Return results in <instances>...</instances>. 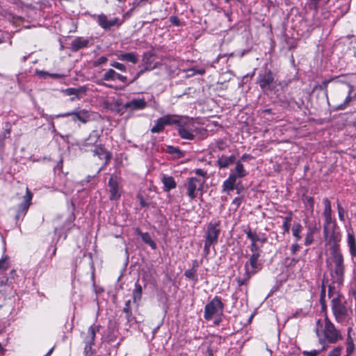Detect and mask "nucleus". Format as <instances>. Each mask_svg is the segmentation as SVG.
<instances>
[{"instance_id":"obj_33","label":"nucleus","mask_w":356,"mask_h":356,"mask_svg":"<svg viewBox=\"0 0 356 356\" xmlns=\"http://www.w3.org/2000/svg\"><path fill=\"white\" fill-rule=\"evenodd\" d=\"M302 230V226L299 222H294L292 227V234L295 238L296 241L301 239L300 233Z\"/></svg>"},{"instance_id":"obj_20","label":"nucleus","mask_w":356,"mask_h":356,"mask_svg":"<svg viewBox=\"0 0 356 356\" xmlns=\"http://www.w3.org/2000/svg\"><path fill=\"white\" fill-rule=\"evenodd\" d=\"M253 275H254V273L250 271L248 264H245V273L236 278L238 286L241 287L243 285H246Z\"/></svg>"},{"instance_id":"obj_1","label":"nucleus","mask_w":356,"mask_h":356,"mask_svg":"<svg viewBox=\"0 0 356 356\" xmlns=\"http://www.w3.org/2000/svg\"><path fill=\"white\" fill-rule=\"evenodd\" d=\"M314 332L318 343L323 346V350H326L329 344L336 343L343 339L340 330L326 314L323 320L316 321Z\"/></svg>"},{"instance_id":"obj_28","label":"nucleus","mask_w":356,"mask_h":356,"mask_svg":"<svg viewBox=\"0 0 356 356\" xmlns=\"http://www.w3.org/2000/svg\"><path fill=\"white\" fill-rule=\"evenodd\" d=\"M136 232L141 236V238L145 243L149 245L152 250L156 249V243L152 240L149 233L141 232L139 229H137Z\"/></svg>"},{"instance_id":"obj_13","label":"nucleus","mask_w":356,"mask_h":356,"mask_svg":"<svg viewBox=\"0 0 356 356\" xmlns=\"http://www.w3.org/2000/svg\"><path fill=\"white\" fill-rule=\"evenodd\" d=\"M99 136L97 131H92L88 137L81 141L80 149L84 151L92 150L99 144Z\"/></svg>"},{"instance_id":"obj_47","label":"nucleus","mask_w":356,"mask_h":356,"mask_svg":"<svg viewBox=\"0 0 356 356\" xmlns=\"http://www.w3.org/2000/svg\"><path fill=\"white\" fill-rule=\"evenodd\" d=\"M92 343H86L84 353L86 356H93L94 350L92 349Z\"/></svg>"},{"instance_id":"obj_64","label":"nucleus","mask_w":356,"mask_h":356,"mask_svg":"<svg viewBox=\"0 0 356 356\" xmlns=\"http://www.w3.org/2000/svg\"><path fill=\"white\" fill-rule=\"evenodd\" d=\"M195 173L201 177H204L206 175V172L202 169H197L195 170Z\"/></svg>"},{"instance_id":"obj_26","label":"nucleus","mask_w":356,"mask_h":356,"mask_svg":"<svg viewBox=\"0 0 356 356\" xmlns=\"http://www.w3.org/2000/svg\"><path fill=\"white\" fill-rule=\"evenodd\" d=\"M89 40L88 39H82L81 38H75L71 43L72 49L76 51L81 49L88 47Z\"/></svg>"},{"instance_id":"obj_9","label":"nucleus","mask_w":356,"mask_h":356,"mask_svg":"<svg viewBox=\"0 0 356 356\" xmlns=\"http://www.w3.org/2000/svg\"><path fill=\"white\" fill-rule=\"evenodd\" d=\"M204 181L202 179L197 177H190L187 179L186 187L187 190V195L191 200H194L197 197L198 191H202L204 187Z\"/></svg>"},{"instance_id":"obj_37","label":"nucleus","mask_w":356,"mask_h":356,"mask_svg":"<svg viewBox=\"0 0 356 356\" xmlns=\"http://www.w3.org/2000/svg\"><path fill=\"white\" fill-rule=\"evenodd\" d=\"M337 225L335 220H333L332 216H324L323 229L327 227H334Z\"/></svg>"},{"instance_id":"obj_60","label":"nucleus","mask_w":356,"mask_h":356,"mask_svg":"<svg viewBox=\"0 0 356 356\" xmlns=\"http://www.w3.org/2000/svg\"><path fill=\"white\" fill-rule=\"evenodd\" d=\"M52 116L54 117V119L58 118H65V117L70 116V112L60 113V114L52 115Z\"/></svg>"},{"instance_id":"obj_43","label":"nucleus","mask_w":356,"mask_h":356,"mask_svg":"<svg viewBox=\"0 0 356 356\" xmlns=\"http://www.w3.org/2000/svg\"><path fill=\"white\" fill-rule=\"evenodd\" d=\"M110 65L112 67H114L121 72H125L127 71V67L126 66L121 63H119V62H117V61H112L110 63Z\"/></svg>"},{"instance_id":"obj_12","label":"nucleus","mask_w":356,"mask_h":356,"mask_svg":"<svg viewBox=\"0 0 356 356\" xmlns=\"http://www.w3.org/2000/svg\"><path fill=\"white\" fill-rule=\"evenodd\" d=\"M176 122V115H165L155 121L154 125L151 129V132L153 134L160 133L163 131L165 126L172 125Z\"/></svg>"},{"instance_id":"obj_42","label":"nucleus","mask_w":356,"mask_h":356,"mask_svg":"<svg viewBox=\"0 0 356 356\" xmlns=\"http://www.w3.org/2000/svg\"><path fill=\"white\" fill-rule=\"evenodd\" d=\"M325 350H323V346H321V348L319 350H312L310 351L308 350H304L302 351V355L304 356H317L321 352L324 351Z\"/></svg>"},{"instance_id":"obj_2","label":"nucleus","mask_w":356,"mask_h":356,"mask_svg":"<svg viewBox=\"0 0 356 356\" xmlns=\"http://www.w3.org/2000/svg\"><path fill=\"white\" fill-rule=\"evenodd\" d=\"M325 263L329 268L332 282L340 285L344 280V257L341 250L328 251Z\"/></svg>"},{"instance_id":"obj_29","label":"nucleus","mask_w":356,"mask_h":356,"mask_svg":"<svg viewBox=\"0 0 356 356\" xmlns=\"http://www.w3.org/2000/svg\"><path fill=\"white\" fill-rule=\"evenodd\" d=\"M149 59V58H147V57H144L143 60L145 63V67L144 69L141 70L140 72H138L136 74V76L134 78L133 80H131L130 82H129V83H127V86L129 85L130 83H134L137 79H138L140 77V76L141 74H143L145 71L147 70H153L155 68V65H152V63H149L148 60Z\"/></svg>"},{"instance_id":"obj_25","label":"nucleus","mask_w":356,"mask_h":356,"mask_svg":"<svg viewBox=\"0 0 356 356\" xmlns=\"http://www.w3.org/2000/svg\"><path fill=\"white\" fill-rule=\"evenodd\" d=\"M161 181L164 186L163 189L166 192L176 188L177 184L174 178L171 176L163 175Z\"/></svg>"},{"instance_id":"obj_24","label":"nucleus","mask_w":356,"mask_h":356,"mask_svg":"<svg viewBox=\"0 0 356 356\" xmlns=\"http://www.w3.org/2000/svg\"><path fill=\"white\" fill-rule=\"evenodd\" d=\"M99 325H91L87 332V335L84 337L85 343H92L94 344V340L95 334L99 331Z\"/></svg>"},{"instance_id":"obj_41","label":"nucleus","mask_w":356,"mask_h":356,"mask_svg":"<svg viewBox=\"0 0 356 356\" xmlns=\"http://www.w3.org/2000/svg\"><path fill=\"white\" fill-rule=\"evenodd\" d=\"M11 133V126L9 123L6 125L5 130L2 134H0V138L6 140V138H9Z\"/></svg>"},{"instance_id":"obj_53","label":"nucleus","mask_w":356,"mask_h":356,"mask_svg":"<svg viewBox=\"0 0 356 356\" xmlns=\"http://www.w3.org/2000/svg\"><path fill=\"white\" fill-rule=\"evenodd\" d=\"M250 249L252 254L260 253L259 248L257 246V243L251 242Z\"/></svg>"},{"instance_id":"obj_5","label":"nucleus","mask_w":356,"mask_h":356,"mask_svg":"<svg viewBox=\"0 0 356 356\" xmlns=\"http://www.w3.org/2000/svg\"><path fill=\"white\" fill-rule=\"evenodd\" d=\"M248 172L245 169L243 163L238 161L234 169H231L229 177L222 183V192L229 194L236 188L237 179H242L248 175Z\"/></svg>"},{"instance_id":"obj_48","label":"nucleus","mask_w":356,"mask_h":356,"mask_svg":"<svg viewBox=\"0 0 356 356\" xmlns=\"http://www.w3.org/2000/svg\"><path fill=\"white\" fill-rule=\"evenodd\" d=\"M314 241L313 238V231H309L307 232L306 237L305 238V245L306 246L310 245Z\"/></svg>"},{"instance_id":"obj_17","label":"nucleus","mask_w":356,"mask_h":356,"mask_svg":"<svg viewBox=\"0 0 356 356\" xmlns=\"http://www.w3.org/2000/svg\"><path fill=\"white\" fill-rule=\"evenodd\" d=\"M347 245L351 257V261L353 264H356V241L353 232H348Z\"/></svg>"},{"instance_id":"obj_6","label":"nucleus","mask_w":356,"mask_h":356,"mask_svg":"<svg viewBox=\"0 0 356 356\" xmlns=\"http://www.w3.org/2000/svg\"><path fill=\"white\" fill-rule=\"evenodd\" d=\"M323 237L328 251L341 250L339 242L341 239V234L338 226L324 229Z\"/></svg>"},{"instance_id":"obj_58","label":"nucleus","mask_w":356,"mask_h":356,"mask_svg":"<svg viewBox=\"0 0 356 356\" xmlns=\"http://www.w3.org/2000/svg\"><path fill=\"white\" fill-rule=\"evenodd\" d=\"M138 198H139L140 205L142 207H147L149 206L148 203H147L145 201V200L143 199V197L142 196H139Z\"/></svg>"},{"instance_id":"obj_7","label":"nucleus","mask_w":356,"mask_h":356,"mask_svg":"<svg viewBox=\"0 0 356 356\" xmlns=\"http://www.w3.org/2000/svg\"><path fill=\"white\" fill-rule=\"evenodd\" d=\"M225 305L222 302L221 298L215 296L204 307V318L207 321H210L214 316H222L223 314Z\"/></svg>"},{"instance_id":"obj_61","label":"nucleus","mask_w":356,"mask_h":356,"mask_svg":"<svg viewBox=\"0 0 356 356\" xmlns=\"http://www.w3.org/2000/svg\"><path fill=\"white\" fill-rule=\"evenodd\" d=\"M216 244V243H214V242H213L211 241H209L207 239H205V241H204V246L210 248L211 245H214Z\"/></svg>"},{"instance_id":"obj_23","label":"nucleus","mask_w":356,"mask_h":356,"mask_svg":"<svg viewBox=\"0 0 356 356\" xmlns=\"http://www.w3.org/2000/svg\"><path fill=\"white\" fill-rule=\"evenodd\" d=\"M236 159L235 155L232 154L231 156H225L222 155L218 159V165L220 168H226L231 164L234 163Z\"/></svg>"},{"instance_id":"obj_55","label":"nucleus","mask_w":356,"mask_h":356,"mask_svg":"<svg viewBox=\"0 0 356 356\" xmlns=\"http://www.w3.org/2000/svg\"><path fill=\"white\" fill-rule=\"evenodd\" d=\"M170 22H171L172 24L175 26H179L180 24L179 19L177 16H171L170 17Z\"/></svg>"},{"instance_id":"obj_39","label":"nucleus","mask_w":356,"mask_h":356,"mask_svg":"<svg viewBox=\"0 0 356 356\" xmlns=\"http://www.w3.org/2000/svg\"><path fill=\"white\" fill-rule=\"evenodd\" d=\"M184 275L193 280V281H195L196 282L197 280V270L196 269H194V268H191V269H188V270H186L185 272H184Z\"/></svg>"},{"instance_id":"obj_36","label":"nucleus","mask_w":356,"mask_h":356,"mask_svg":"<svg viewBox=\"0 0 356 356\" xmlns=\"http://www.w3.org/2000/svg\"><path fill=\"white\" fill-rule=\"evenodd\" d=\"M324 204V211L323 213V216H332L331 203L328 198L325 197L323 200Z\"/></svg>"},{"instance_id":"obj_56","label":"nucleus","mask_w":356,"mask_h":356,"mask_svg":"<svg viewBox=\"0 0 356 356\" xmlns=\"http://www.w3.org/2000/svg\"><path fill=\"white\" fill-rule=\"evenodd\" d=\"M36 74L40 77V78H43V79H46L47 76H49V73L46 72V71H43V70H39V71H37L36 72Z\"/></svg>"},{"instance_id":"obj_54","label":"nucleus","mask_w":356,"mask_h":356,"mask_svg":"<svg viewBox=\"0 0 356 356\" xmlns=\"http://www.w3.org/2000/svg\"><path fill=\"white\" fill-rule=\"evenodd\" d=\"M300 248H301L300 245H298V243L293 244L291 247V254L292 255L296 254V252L300 250Z\"/></svg>"},{"instance_id":"obj_3","label":"nucleus","mask_w":356,"mask_h":356,"mask_svg":"<svg viewBox=\"0 0 356 356\" xmlns=\"http://www.w3.org/2000/svg\"><path fill=\"white\" fill-rule=\"evenodd\" d=\"M176 124L179 136L185 140H193L204 129L193 118L176 115Z\"/></svg>"},{"instance_id":"obj_31","label":"nucleus","mask_w":356,"mask_h":356,"mask_svg":"<svg viewBox=\"0 0 356 356\" xmlns=\"http://www.w3.org/2000/svg\"><path fill=\"white\" fill-rule=\"evenodd\" d=\"M86 92V88L84 86L79 87L78 88H69L64 90V93L66 95H76V99H80V94H85Z\"/></svg>"},{"instance_id":"obj_57","label":"nucleus","mask_w":356,"mask_h":356,"mask_svg":"<svg viewBox=\"0 0 356 356\" xmlns=\"http://www.w3.org/2000/svg\"><path fill=\"white\" fill-rule=\"evenodd\" d=\"M130 304H131V300H127L126 302H125V306L123 309V312L124 313H129V312L131 311V306H130Z\"/></svg>"},{"instance_id":"obj_34","label":"nucleus","mask_w":356,"mask_h":356,"mask_svg":"<svg viewBox=\"0 0 356 356\" xmlns=\"http://www.w3.org/2000/svg\"><path fill=\"white\" fill-rule=\"evenodd\" d=\"M143 288L138 283L135 284V288L133 291V300L134 302H138L141 300Z\"/></svg>"},{"instance_id":"obj_46","label":"nucleus","mask_w":356,"mask_h":356,"mask_svg":"<svg viewBox=\"0 0 356 356\" xmlns=\"http://www.w3.org/2000/svg\"><path fill=\"white\" fill-rule=\"evenodd\" d=\"M32 197H33V195H32L31 192L28 188H26V195L24 196V200L22 203H26L28 207H29L31 205V201Z\"/></svg>"},{"instance_id":"obj_44","label":"nucleus","mask_w":356,"mask_h":356,"mask_svg":"<svg viewBox=\"0 0 356 356\" xmlns=\"http://www.w3.org/2000/svg\"><path fill=\"white\" fill-rule=\"evenodd\" d=\"M342 350H343L342 346H336L328 353L327 356H340Z\"/></svg>"},{"instance_id":"obj_15","label":"nucleus","mask_w":356,"mask_h":356,"mask_svg":"<svg viewBox=\"0 0 356 356\" xmlns=\"http://www.w3.org/2000/svg\"><path fill=\"white\" fill-rule=\"evenodd\" d=\"M147 102L144 98L142 99H133L123 105V108L130 111L143 110L147 106Z\"/></svg>"},{"instance_id":"obj_51","label":"nucleus","mask_w":356,"mask_h":356,"mask_svg":"<svg viewBox=\"0 0 356 356\" xmlns=\"http://www.w3.org/2000/svg\"><path fill=\"white\" fill-rule=\"evenodd\" d=\"M107 60H108V58L106 56H102L98 58L97 60H95L93 62V66L98 67L102 64L106 63L107 62Z\"/></svg>"},{"instance_id":"obj_52","label":"nucleus","mask_w":356,"mask_h":356,"mask_svg":"<svg viewBox=\"0 0 356 356\" xmlns=\"http://www.w3.org/2000/svg\"><path fill=\"white\" fill-rule=\"evenodd\" d=\"M337 209H338V214H339V218L341 221H344V214L345 211L344 209L340 206V204L337 205Z\"/></svg>"},{"instance_id":"obj_50","label":"nucleus","mask_w":356,"mask_h":356,"mask_svg":"<svg viewBox=\"0 0 356 356\" xmlns=\"http://www.w3.org/2000/svg\"><path fill=\"white\" fill-rule=\"evenodd\" d=\"M42 116L49 122L52 129V131H55L56 129L54 126V122L53 121L54 117L52 115H49L46 113H44L43 112L42 113Z\"/></svg>"},{"instance_id":"obj_35","label":"nucleus","mask_w":356,"mask_h":356,"mask_svg":"<svg viewBox=\"0 0 356 356\" xmlns=\"http://www.w3.org/2000/svg\"><path fill=\"white\" fill-rule=\"evenodd\" d=\"M303 202L305 205V208L310 213H313L314 207V200L312 197L305 196L303 198Z\"/></svg>"},{"instance_id":"obj_18","label":"nucleus","mask_w":356,"mask_h":356,"mask_svg":"<svg viewBox=\"0 0 356 356\" xmlns=\"http://www.w3.org/2000/svg\"><path fill=\"white\" fill-rule=\"evenodd\" d=\"M116 79L120 80L122 83H127V76L122 75L118 72H116L113 69H108L102 76L103 81H115Z\"/></svg>"},{"instance_id":"obj_30","label":"nucleus","mask_w":356,"mask_h":356,"mask_svg":"<svg viewBox=\"0 0 356 356\" xmlns=\"http://www.w3.org/2000/svg\"><path fill=\"white\" fill-rule=\"evenodd\" d=\"M29 207H28L26 203L19 204L16 210V215L15 216V220L17 221L23 220L29 210Z\"/></svg>"},{"instance_id":"obj_21","label":"nucleus","mask_w":356,"mask_h":356,"mask_svg":"<svg viewBox=\"0 0 356 356\" xmlns=\"http://www.w3.org/2000/svg\"><path fill=\"white\" fill-rule=\"evenodd\" d=\"M91 151H92L94 156H97L100 159H104L105 164H106L111 159L110 154L102 146L100 143H99L98 145Z\"/></svg>"},{"instance_id":"obj_40","label":"nucleus","mask_w":356,"mask_h":356,"mask_svg":"<svg viewBox=\"0 0 356 356\" xmlns=\"http://www.w3.org/2000/svg\"><path fill=\"white\" fill-rule=\"evenodd\" d=\"M124 60L135 64L138 62V57L137 54L134 52L125 53Z\"/></svg>"},{"instance_id":"obj_10","label":"nucleus","mask_w":356,"mask_h":356,"mask_svg":"<svg viewBox=\"0 0 356 356\" xmlns=\"http://www.w3.org/2000/svg\"><path fill=\"white\" fill-rule=\"evenodd\" d=\"M92 17L97 20L98 25L104 30H108L112 27H119L122 20L118 17L108 19L107 15L104 13L94 15Z\"/></svg>"},{"instance_id":"obj_16","label":"nucleus","mask_w":356,"mask_h":356,"mask_svg":"<svg viewBox=\"0 0 356 356\" xmlns=\"http://www.w3.org/2000/svg\"><path fill=\"white\" fill-rule=\"evenodd\" d=\"M259 257L260 253L252 254L250 257L249 261L245 263L248 264L250 271L254 274L259 272L262 268V264L259 259Z\"/></svg>"},{"instance_id":"obj_63","label":"nucleus","mask_w":356,"mask_h":356,"mask_svg":"<svg viewBox=\"0 0 356 356\" xmlns=\"http://www.w3.org/2000/svg\"><path fill=\"white\" fill-rule=\"evenodd\" d=\"M63 76H64L63 74H60L49 73V77H51L53 79H60V78H62Z\"/></svg>"},{"instance_id":"obj_59","label":"nucleus","mask_w":356,"mask_h":356,"mask_svg":"<svg viewBox=\"0 0 356 356\" xmlns=\"http://www.w3.org/2000/svg\"><path fill=\"white\" fill-rule=\"evenodd\" d=\"M241 202H242L241 197H236L233 200L232 204L238 207L241 204Z\"/></svg>"},{"instance_id":"obj_49","label":"nucleus","mask_w":356,"mask_h":356,"mask_svg":"<svg viewBox=\"0 0 356 356\" xmlns=\"http://www.w3.org/2000/svg\"><path fill=\"white\" fill-rule=\"evenodd\" d=\"M8 268V257H5L0 259V270H5Z\"/></svg>"},{"instance_id":"obj_8","label":"nucleus","mask_w":356,"mask_h":356,"mask_svg":"<svg viewBox=\"0 0 356 356\" xmlns=\"http://www.w3.org/2000/svg\"><path fill=\"white\" fill-rule=\"evenodd\" d=\"M257 83L265 92L271 91L275 86L274 75L270 70L261 71L258 74Z\"/></svg>"},{"instance_id":"obj_22","label":"nucleus","mask_w":356,"mask_h":356,"mask_svg":"<svg viewBox=\"0 0 356 356\" xmlns=\"http://www.w3.org/2000/svg\"><path fill=\"white\" fill-rule=\"evenodd\" d=\"M245 232L251 242L265 243L267 241V238L264 234H257L255 232H252L250 229L245 230Z\"/></svg>"},{"instance_id":"obj_62","label":"nucleus","mask_w":356,"mask_h":356,"mask_svg":"<svg viewBox=\"0 0 356 356\" xmlns=\"http://www.w3.org/2000/svg\"><path fill=\"white\" fill-rule=\"evenodd\" d=\"M251 158H252L251 155L248 154H244L242 155V156L241 157V159L239 161L242 163V161H245L246 160L250 159Z\"/></svg>"},{"instance_id":"obj_11","label":"nucleus","mask_w":356,"mask_h":356,"mask_svg":"<svg viewBox=\"0 0 356 356\" xmlns=\"http://www.w3.org/2000/svg\"><path fill=\"white\" fill-rule=\"evenodd\" d=\"M108 191L110 193L109 199L111 201L120 200L123 192L122 187L120 185L119 179L117 176L112 175L108 182Z\"/></svg>"},{"instance_id":"obj_14","label":"nucleus","mask_w":356,"mask_h":356,"mask_svg":"<svg viewBox=\"0 0 356 356\" xmlns=\"http://www.w3.org/2000/svg\"><path fill=\"white\" fill-rule=\"evenodd\" d=\"M220 224L218 222H211L209 223L205 232V239L218 243L220 234Z\"/></svg>"},{"instance_id":"obj_4","label":"nucleus","mask_w":356,"mask_h":356,"mask_svg":"<svg viewBox=\"0 0 356 356\" xmlns=\"http://www.w3.org/2000/svg\"><path fill=\"white\" fill-rule=\"evenodd\" d=\"M331 309L337 323H348L352 320L353 309L343 296L337 295L332 299Z\"/></svg>"},{"instance_id":"obj_27","label":"nucleus","mask_w":356,"mask_h":356,"mask_svg":"<svg viewBox=\"0 0 356 356\" xmlns=\"http://www.w3.org/2000/svg\"><path fill=\"white\" fill-rule=\"evenodd\" d=\"M165 152L172 155L175 159H181L185 156L184 152L181 151L178 147L172 145L167 146Z\"/></svg>"},{"instance_id":"obj_32","label":"nucleus","mask_w":356,"mask_h":356,"mask_svg":"<svg viewBox=\"0 0 356 356\" xmlns=\"http://www.w3.org/2000/svg\"><path fill=\"white\" fill-rule=\"evenodd\" d=\"M352 331L351 327H348V336L346 339V356H350L355 350V345L353 342V339L350 336V332Z\"/></svg>"},{"instance_id":"obj_45","label":"nucleus","mask_w":356,"mask_h":356,"mask_svg":"<svg viewBox=\"0 0 356 356\" xmlns=\"http://www.w3.org/2000/svg\"><path fill=\"white\" fill-rule=\"evenodd\" d=\"M351 100H352L351 95L348 94V96L346 97V99L344 100V102L342 104H339L337 108L338 110L345 109L348 106V104H350Z\"/></svg>"},{"instance_id":"obj_38","label":"nucleus","mask_w":356,"mask_h":356,"mask_svg":"<svg viewBox=\"0 0 356 356\" xmlns=\"http://www.w3.org/2000/svg\"><path fill=\"white\" fill-rule=\"evenodd\" d=\"M292 219V212H290L289 215L284 218V222L282 224V229L284 232H289L290 229V222Z\"/></svg>"},{"instance_id":"obj_19","label":"nucleus","mask_w":356,"mask_h":356,"mask_svg":"<svg viewBox=\"0 0 356 356\" xmlns=\"http://www.w3.org/2000/svg\"><path fill=\"white\" fill-rule=\"evenodd\" d=\"M70 116H72V120L76 122L79 120L82 123H86L90 120V115L87 110H75L70 112Z\"/></svg>"}]
</instances>
